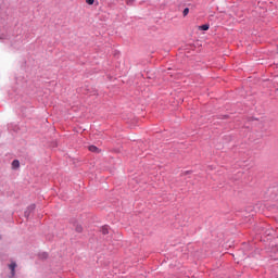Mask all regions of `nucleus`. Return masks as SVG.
Here are the masks:
<instances>
[{
    "label": "nucleus",
    "mask_w": 278,
    "mask_h": 278,
    "mask_svg": "<svg viewBox=\"0 0 278 278\" xmlns=\"http://www.w3.org/2000/svg\"><path fill=\"white\" fill-rule=\"evenodd\" d=\"M28 208L29 210H36V204H31Z\"/></svg>",
    "instance_id": "nucleus-10"
},
{
    "label": "nucleus",
    "mask_w": 278,
    "mask_h": 278,
    "mask_svg": "<svg viewBox=\"0 0 278 278\" xmlns=\"http://www.w3.org/2000/svg\"><path fill=\"white\" fill-rule=\"evenodd\" d=\"M200 29L202 31H207V29H210V26L207 24H204V25L200 26Z\"/></svg>",
    "instance_id": "nucleus-5"
},
{
    "label": "nucleus",
    "mask_w": 278,
    "mask_h": 278,
    "mask_svg": "<svg viewBox=\"0 0 278 278\" xmlns=\"http://www.w3.org/2000/svg\"><path fill=\"white\" fill-rule=\"evenodd\" d=\"M88 150L91 151V153H100L99 148L96 146H89Z\"/></svg>",
    "instance_id": "nucleus-2"
},
{
    "label": "nucleus",
    "mask_w": 278,
    "mask_h": 278,
    "mask_svg": "<svg viewBox=\"0 0 278 278\" xmlns=\"http://www.w3.org/2000/svg\"><path fill=\"white\" fill-rule=\"evenodd\" d=\"M88 5H94V0H85Z\"/></svg>",
    "instance_id": "nucleus-8"
},
{
    "label": "nucleus",
    "mask_w": 278,
    "mask_h": 278,
    "mask_svg": "<svg viewBox=\"0 0 278 278\" xmlns=\"http://www.w3.org/2000/svg\"><path fill=\"white\" fill-rule=\"evenodd\" d=\"M101 232L103 233V236H108V233H110V227L103 226L101 228Z\"/></svg>",
    "instance_id": "nucleus-3"
},
{
    "label": "nucleus",
    "mask_w": 278,
    "mask_h": 278,
    "mask_svg": "<svg viewBox=\"0 0 278 278\" xmlns=\"http://www.w3.org/2000/svg\"><path fill=\"white\" fill-rule=\"evenodd\" d=\"M9 268H10V270H11V275H12V277H14V275L16 274V264L13 262V263H11L10 265H9Z\"/></svg>",
    "instance_id": "nucleus-1"
},
{
    "label": "nucleus",
    "mask_w": 278,
    "mask_h": 278,
    "mask_svg": "<svg viewBox=\"0 0 278 278\" xmlns=\"http://www.w3.org/2000/svg\"><path fill=\"white\" fill-rule=\"evenodd\" d=\"M76 231H77L78 233H81V232L84 231V228H83L81 226H77V227H76Z\"/></svg>",
    "instance_id": "nucleus-7"
},
{
    "label": "nucleus",
    "mask_w": 278,
    "mask_h": 278,
    "mask_svg": "<svg viewBox=\"0 0 278 278\" xmlns=\"http://www.w3.org/2000/svg\"><path fill=\"white\" fill-rule=\"evenodd\" d=\"M189 13H190V9H188V8H186V9L182 11L184 16H188Z\"/></svg>",
    "instance_id": "nucleus-6"
},
{
    "label": "nucleus",
    "mask_w": 278,
    "mask_h": 278,
    "mask_svg": "<svg viewBox=\"0 0 278 278\" xmlns=\"http://www.w3.org/2000/svg\"><path fill=\"white\" fill-rule=\"evenodd\" d=\"M12 166H13V168H18L21 166V162H18V160H14L12 162Z\"/></svg>",
    "instance_id": "nucleus-4"
},
{
    "label": "nucleus",
    "mask_w": 278,
    "mask_h": 278,
    "mask_svg": "<svg viewBox=\"0 0 278 278\" xmlns=\"http://www.w3.org/2000/svg\"><path fill=\"white\" fill-rule=\"evenodd\" d=\"M135 0H125V3H127V5H131V3H134Z\"/></svg>",
    "instance_id": "nucleus-9"
}]
</instances>
